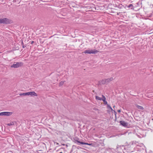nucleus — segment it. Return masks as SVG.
<instances>
[{
  "instance_id": "2eb2a0df",
  "label": "nucleus",
  "mask_w": 153,
  "mask_h": 153,
  "mask_svg": "<svg viewBox=\"0 0 153 153\" xmlns=\"http://www.w3.org/2000/svg\"><path fill=\"white\" fill-rule=\"evenodd\" d=\"M113 79H113V78H112V77H111L110 78L107 79L108 83L110 82L111 81L113 80Z\"/></svg>"
},
{
  "instance_id": "5701e85b",
  "label": "nucleus",
  "mask_w": 153,
  "mask_h": 153,
  "mask_svg": "<svg viewBox=\"0 0 153 153\" xmlns=\"http://www.w3.org/2000/svg\"><path fill=\"white\" fill-rule=\"evenodd\" d=\"M34 42L33 41H31V44H33V43H34Z\"/></svg>"
},
{
  "instance_id": "423d86ee",
  "label": "nucleus",
  "mask_w": 153,
  "mask_h": 153,
  "mask_svg": "<svg viewBox=\"0 0 153 153\" xmlns=\"http://www.w3.org/2000/svg\"><path fill=\"white\" fill-rule=\"evenodd\" d=\"M124 149V147L123 146H117L116 151H118V152H122Z\"/></svg>"
},
{
  "instance_id": "4468645a",
  "label": "nucleus",
  "mask_w": 153,
  "mask_h": 153,
  "mask_svg": "<svg viewBox=\"0 0 153 153\" xmlns=\"http://www.w3.org/2000/svg\"><path fill=\"white\" fill-rule=\"evenodd\" d=\"M20 96H25L27 95H29L28 92L26 93H21L19 94Z\"/></svg>"
},
{
  "instance_id": "4be33fe9",
  "label": "nucleus",
  "mask_w": 153,
  "mask_h": 153,
  "mask_svg": "<svg viewBox=\"0 0 153 153\" xmlns=\"http://www.w3.org/2000/svg\"><path fill=\"white\" fill-rule=\"evenodd\" d=\"M113 111V112H114V113H115V114L116 115V111L114 110H113V111Z\"/></svg>"
},
{
  "instance_id": "9d476101",
  "label": "nucleus",
  "mask_w": 153,
  "mask_h": 153,
  "mask_svg": "<svg viewBox=\"0 0 153 153\" xmlns=\"http://www.w3.org/2000/svg\"><path fill=\"white\" fill-rule=\"evenodd\" d=\"M80 144H82V145H90V144H89L88 143H84L82 142H81L79 141H78V140H77V144L80 145Z\"/></svg>"
},
{
  "instance_id": "cd10ccee",
  "label": "nucleus",
  "mask_w": 153,
  "mask_h": 153,
  "mask_svg": "<svg viewBox=\"0 0 153 153\" xmlns=\"http://www.w3.org/2000/svg\"><path fill=\"white\" fill-rule=\"evenodd\" d=\"M56 144H57V145H58V144H59V143H56Z\"/></svg>"
},
{
  "instance_id": "393cba45",
  "label": "nucleus",
  "mask_w": 153,
  "mask_h": 153,
  "mask_svg": "<svg viewBox=\"0 0 153 153\" xmlns=\"http://www.w3.org/2000/svg\"><path fill=\"white\" fill-rule=\"evenodd\" d=\"M74 140H75V142L76 141V138L75 139V138H74Z\"/></svg>"
},
{
  "instance_id": "1a4fd4ad",
  "label": "nucleus",
  "mask_w": 153,
  "mask_h": 153,
  "mask_svg": "<svg viewBox=\"0 0 153 153\" xmlns=\"http://www.w3.org/2000/svg\"><path fill=\"white\" fill-rule=\"evenodd\" d=\"M29 95H30L31 96H37V95L36 93L34 91L33 92H28Z\"/></svg>"
},
{
  "instance_id": "dca6fc26",
  "label": "nucleus",
  "mask_w": 153,
  "mask_h": 153,
  "mask_svg": "<svg viewBox=\"0 0 153 153\" xmlns=\"http://www.w3.org/2000/svg\"><path fill=\"white\" fill-rule=\"evenodd\" d=\"M107 107L108 109L110 110L111 111H113V109L109 105L107 104Z\"/></svg>"
},
{
  "instance_id": "412c9836",
  "label": "nucleus",
  "mask_w": 153,
  "mask_h": 153,
  "mask_svg": "<svg viewBox=\"0 0 153 153\" xmlns=\"http://www.w3.org/2000/svg\"><path fill=\"white\" fill-rule=\"evenodd\" d=\"M22 47L23 48H24L26 47V46L24 45L23 42H22Z\"/></svg>"
},
{
  "instance_id": "6ab92c4d",
  "label": "nucleus",
  "mask_w": 153,
  "mask_h": 153,
  "mask_svg": "<svg viewBox=\"0 0 153 153\" xmlns=\"http://www.w3.org/2000/svg\"><path fill=\"white\" fill-rule=\"evenodd\" d=\"M7 125L9 126H12L14 125V123L13 122H12L7 124Z\"/></svg>"
},
{
  "instance_id": "bb28decb",
  "label": "nucleus",
  "mask_w": 153,
  "mask_h": 153,
  "mask_svg": "<svg viewBox=\"0 0 153 153\" xmlns=\"http://www.w3.org/2000/svg\"><path fill=\"white\" fill-rule=\"evenodd\" d=\"M115 107V105L113 106V108H114Z\"/></svg>"
},
{
  "instance_id": "f03ea898",
  "label": "nucleus",
  "mask_w": 153,
  "mask_h": 153,
  "mask_svg": "<svg viewBox=\"0 0 153 153\" xmlns=\"http://www.w3.org/2000/svg\"><path fill=\"white\" fill-rule=\"evenodd\" d=\"M13 21L7 18L0 19V24H10Z\"/></svg>"
},
{
  "instance_id": "6e6552de",
  "label": "nucleus",
  "mask_w": 153,
  "mask_h": 153,
  "mask_svg": "<svg viewBox=\"0 0 153 153\" xmlns=\"http://www.w3.org/2000/svg\"><path fill=\"white\" fill-rule=\"evenodd\" d=\"M76 147L75 146H73L71 150L70 153H76Z\"/></svg>"
},
{
  "instance_id": "7ed1b4c3",
  "label": "nucleus",
  "mask_w": 153,
  "mask_h": 153,
  "mask_svg": "<svg viewBox=\"0 0 153 153\" xmlns=\"http://www.w3.org/2000/svg\"><path fill=\"white\" fill-rule=\"evenodd\" d=\"M22 62H14V64L11 65V68H18L21 67L23 65Z\"/></svg>"
},
{
  "instance_id": "39448f33",
  "label": "nucleus",
  "mask_w": 153,
  "mask_h": 153,
  "mask_svg": "<svg viewBox=\"0 0 153 153\" xmlns=\"http://www.w3.org/2000/svg\"><path fill=\"white\" fill-rule=\"evenodd\" d=\"M12 112H3L0 113V116H9L12 115Z\"/></svg>"
},
{
  "instance_id": "f257e3e1",
  "label": "nucleus",
  "mask_w": 153,
  "mask_h": 153,
  "mask_svg": "<svg viewBox=\"0 0 153 153\" xmlns=\"http://www.w3.org/2000/svg\"><path fill=\"white\" fill-rule=\"evenodd\" d=\"M135 132L136 135L140 138L146 136L145 131L139 128L135 129Z\"/></svg>"
},
{
  "instance_id": "f8f14e48",
  "label": "nucleus",
  "mask_w": 153,
  "mask_h": 153,
  "mask_svg": "<svg viewBox=\"0 0 153 153\" xmlns=\"http://www.w3.org/2000/svg\"><path fill=\"white\" fill-rule=\"evenodd\" d=\"M101 83L102 84H105L106 83H107L108 82L107 80V79H105L102 80L101 81Z\"/></svg>"
},
{
  "instance_id": "c85d7f7f",
  "label": "nucleus",
  "mask_w": 153,
  "mask_h": 153,
  "mask_svg": "<svg viewBox=\"0 0 153 153\" xmlns=\"http://www.w3.org/2000/svg\"><path fill=\"white\" fill-rule=\"evenodd\" d=\"M62 145H63V146H64V145H65V144H62Z\"/></svg>"
},
{
  "instance_id": "9b49d317",
  "label": "nucleus",
  "mask_w": 153,
  "mask_h": 153,
  "mask_svg": "<svg viewBox=\"0 0 153 153\" xmlns=\"http://www.w3.org/2000/svg\"><path fill=\"white\" fill-rule=\"evenodd\" d=\"M102 100L103 101L104 104H107V102L106 101V98L103 95H102Z\"/></svg>"
},
{
  "instance_id": "a878e982",
  "label": "nucleus",
  "mask_w": 153,
  "mask_h": 153,
  "mask_svg": "<svg viewBox=\"0 0 153 153\" xmlns=\"http://www.w3.org/2000/svg\"><path fill=\"white\" fill-rule=\"evenodd\" d=\"M16 0H13V2H16Z\"/></svg>"
},
{
  "instance_id": "0eeeda50",
  "label": "nucleus",
  "mask_w": 153,
  "mask_h": 153,
  "mask_svg": "<svg viewBox=\"0 0 153 153\" xmlns=\"http://www.w3.org/2000/svg\"><path fill=\"white\" fill-rule=\"evenodd\" d=\"M120 123L121 125L125 127H128V123L124 121L121 120L120 121Z\"/></svg>"
},
{
  "instance_id": "f3484780",
  "label": "nucleus",
  "mask_w": 153,
  "mask_h": 153,
  "mask_svg": "<svg viewBox=\"0 0 153 153\" xmlns=\"http://www.w3.org/2000/svg\"><path fill=\"white\" fill-rule=\"evenodd\" d=\"M95 98H96V100H102V98L101 97H100L98 96H96Z\"/></svg>"
},
{
  "instance_id": "20e7f679",
  "label": "nucleus",
  "mask_w": 153,
  "mask_h": 153,
  "mask_svg": "<svg viewBox=\"0 0 153 153\" xmlns=\"http://www.w3.org/2000/svg\"><path fill=\"white\" fill-rule=\"evenodd\" d=\"M99 51L95 49L94 50H88L85 51H84L85 53H88V54H96L98 53Z\"/></svg>"
},
{
  "instance_id": "ddd939ff",
  "label": "nucleus",
  "mask_w": 153,
  "mask_h": 153,
  "mask_svg": "<svg viewBox=\"0 0 153 153\" xmlns=\"http://www.w3.org/2000/svg\"><path fill=\"white\" fill-rule=\"evenodd\" d=\"M136 106L139 109L143 110L144 109L143 107L142 106L137 105H136Z\"/></svg>"
},
{
  "instance_id": "aec40b11",
  "label": "nucleus",
  "mask_w": 153,
  "mask_h": 153,
  "mask_svg": "<svg viewBox=\"0 0 153 153\" xmlns=\"http://www.w3.org/2000/svg\"><path fill=\"white\" fill-rule=\"evenodd\" d=\"M64 82L63 81H61L59 83V85L60 86H62L64 84Z\"/></svg>"
},
{
  "instance_id": "a211bd4d",
  "label": "nucleus",
  "mask_w": 153,
  "mask_h": 153,
  "mask_svg": "<svg viewBox=\"0 0 153 153\" xmlns=\"http://www.w3.org/2000/svg\"><path fill=\"white\" fill-rule=\"evenodd\" d=\"M134 6L132 4H129L128 6V8H131V9H132L133 8Z\"/></svg>"
},
{
  "instance_id": "b1692460",
  "label": "nucleus",
  "mask_w": 153,
  "mask_h": 153,
  "mask_svg": "<svg viewBox=\"0 0 153 153\" xmlns=\"http://www.w3.org/2000/svg\"><path fill=\"white\" fill-rule=\"evenodd\" d=\"M118 111L119 113H120L121 112V110H118Z\"/></svg>"
}]
</instances>
